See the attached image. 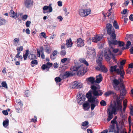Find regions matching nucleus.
I'll return each instance as SVG.
<instances>
[{"label":"nucleus","mask_w":133,"mask_h":133,"mask_svg":"<svg viewBox=\"0 0 133 133\" xmlns=\"http://www.w3.org/2000/svg\"><path fill=\"white\" fill-rule=\"evenodd\" d=\"M114 104H111L110 108H108L107 109L108 114H112L113 115L117 111H121L122 110V103L121 101L120 98H117L115 101H114Z\"/></svg>","instance_id":"obj_1"},{"label":"nucleus","mask_w":133,"mask_h":133,"mask_svg":"<svg viewBox=\"0 0 133 133\" xmlns=\"http://www.w3.org/2000/svg\"><path fill=\"white\" fill-rule=\"evenodd\" d=\"M91 90H90L86 95V97L88 99V101L91 103V109L93 110L95 107L98 105L99 101L98 99H96L97 97L93 95H92V92Z\"/></svg>","instance_id":"obj_2"},{"label":"nucleus","mask_w":133,"mask_h":133,"mask_svg":"<svg viewBox=\"0 0 133 133\" xmlns=\"http://www.w3.org/2000/svg\"><path fill=\"white\" fill-rule=\"evenodd\" d=\"M120 83L119 81L117 79L115 78L112 80V84L115 90L121 92L122 90V95H125L126 94V90L125 89V86L123 84L119 85Z\"/></svg>","instance_id":"obj_3"},{"label":"nucleus","mask_w":133,"mask_h":133,"mask_svg":"<svg viewBox=\"0 0 133 133\" xmlns=\"http://www.w3.org/2000/svg\"><path fill=\"white\" fill-rule=\"evenodd\" d=\"M103 53L102 51L100 52L97 56L96 62L98 65L100 67V70L102 72L106 73L108 71V69L104 66L102 64V61L103 60Z\"/></svg>","instance_id":"obj_4"},{"label":"nucleus","mask_w":133,"mask_h":133,"mask_svg":"<svg viewBox=\"0 0 133 133\" xmlns=\"http://www.w3.org/2000/svg\"><path fill=\"white\" fill-rule=\"evenodd\" d=\"M116 36H115L114 37H112L110 39V40H108V41L109 45L111 46L112 45H117L118 44L119 46L120 47L123 46L125 45V43L120 41H117L116 39ZM111 48L112 47L111 46Z\"/></svg>","instance_id":"obj_5"},{"label":"nucleus","mask_w":133,"mask_h":133,"mask_svg":"<svg viewBox=\"0 0 133 133\" xmlns=\"http://www.w3.org/2000/svg\"><path fill=\"white\" fill-rule=\"evenodd\" d=\"M112 25L110 23H108L106 24V29H107V34L109 35L110 38L112 37H114L116 34H115V31L114 28L112 29Z\"/></svg>","instance_id":"obj_6"},{"label":"nucleus","mask_w":133,"mask_h":133,"mask_svg":"<svg viewBox=\"0 0 133 133\" xmlns=\"http://www.w3.org/2000/svg\"><path fill=\"white\" fill-rule=\"evenodd\" d=\"M91 89L92 90V94L95 96L98 97L101 96L103 94L101 90H99L98 87L96 86L92 85H91Z\"/></svg>","instance_id":"obj_7"},{"label":"nucleus","mask_w":133,"mask_h":133,"mask_svg":"<svg viewBox=\"0 0 133 133\" xmlns=\"http://www.w3.org/2000/svg\"><path fill=\"white\" fill-rule=\"evenodd\" d=\"M115 125L114 124L110 125V127L109 129V132H114V133H119V128L118 125L117 124H116V129L117 130V131L115 130Z\"/></svg>","instance_id":"obj_8"},{"label":"nucleus","mask_w":133,"mask_h":133,"mask_svg":"<svg viewBox=\"0 0 133 133\" xmlns=\"http://www.w3.org/2000/svg\"><path fill=\"white\" fill-rule=\"evenodd\" d=\"M52 4L50 3L49 4V6L45 5L43 8V12L44 13L51 12L52 11V8L51 6Z\"/></svg>","instance_id":"obj_9"},{"label":"nucleus","mask_w":133,"mask_h":133,"mask_svg":"<svg viewBox=\"0 0 133 133\" xmlns=\"http://www.w3.org/2000/svg\"><path fill=\"white\" fill-rule=\"evenodd\" d=\"M77 100L78 103L81 104L82 103L85 101V96L83 94H79V96L77 95Z\"/></svg>","instance_id":"obj_10"},{"label":"nucleus","mask_w":133,"mask_h":133,"mask_svg":"<svg viewBox=\"0 0 133 133\" xmlns=\"http://www.w3.org/2000/svg\"><path fill=\"white\" fill-rule=\"evenodd\" d=\"M84 68L83 66L80 68L77 72H75L76 73V75L78 76H81L84 75L85 72H84Z\"/></svg>","instance_id":"obj_11"},{"label":"nucleus","mask_w":133,"mask_h":133,"mask_svg":"<svg viewBox=\"0 0 133 133\" xmlns=\"http://www.w3.org/2000/svg\"><path fill=\"white\" fill-rule=\"evenodd\" d=\"M25 5L27 8H29L33 5V2L31 0H26L24 2Z\"/></svg>","instance_id":"obj_12"},{"label":"nucleus","mask_w":133,"mask_h":133,"mask_svg":"<svg viewBox=\"0 0 133 133\" xmlns=\"http://www.w3.org/2000/svg\"><path fill=\"white\" fill-rule=\"evenodd\" d=\"M76 75V73H70L69 71H66L65 73L62 75V77L63 78H68L70 76H73Z\"/></svg>","instance_id":"obj_13"},{"label":"nucleus","mask_w":133,"mask_h":133,"mask_svg":"<svg viewBox=\"0 0 133 133\" xmlns=\"http://www.w3.org/2000/svg\"><path fill=\"white\" fill-rule=\"evenodd\" d=\"M82 66L81 65H75L71 67V70L72 71V73H74V71L76 72Z\"/></svg>","instance_id":"obj_14"},{"label":"nucleus","mask_w":133,"mask_h":133,"mask_svg":"<svg viewBox=\"0 0 133 133\" xmlns=\"http://www.w3.org/2000/svg\"><path fill=\"white\" fill-rule=\"evenodd\" d=\"M10 17L12 18H13L14 19L17 18L19 16L17 13H15V12L12 10H11L9 13Z\"/></svg>","instance_id":"obj_15"},{"label":"nucleus","mask_w":133,"mask_h":133,"mask_svg":"<svg viewBox=\"0 0 133 133\" xmlns=\"http://www.w3.org/2000/svg\"><path fill=\"white\" fill-rule=\"evenodd\" d=\"M77 46L78 47H82L84 45V40H82L81 38H79L77 39Z\"/></svg>","instance_id":"obj_16"},{"label":"nucleus","mask_w":133,"mask_h":133,"mask_svg":"<svg viewBox=\"0 0 133 133\" xmlns=\"http://www.w3.org/2000/svg\"><path fill=\"white\" fill-rule=\"evenodd\" d=\"M117 74L118 75H119L122 78H124V76L125 75V72L123 70L121 69H118L117 72Z\"/></svg>","instance_id":"obj_17"},{"label":"nucleus","mask_w":133,"mask_h":133,"mask_svg":"<svg viewBox=\"0 0 133 133\" xmlns=\"http://www.w3.org/2000/svg\"><path fill=\"white\" fill-rule=\"evenodd\" d=\"M102 37L98 35L92 38V42L97 43L102 38Z\"/></svg>","instance_id":"obj_18"},{"label":"nucleus","mask_w":133,"mask_h":133,"mask_svg":"<svg viewBox=\"0 0 133 133\" xmlns=\"http://www.w3.org/2000/svg\"><path fill=\"white\" fill-rule=\"evenodd\" d=\"M89 103V102H86L83 104V107L85 110H88L90 107H91Z\"/></svg>","instance_id":"obj_19"},{"label":"nucleus","mask_w":133,"mask_h":133,"mask_svg":"<svg viewBox=\"0 0 133 133\" xmlns=\"http://www.w3.org/2000/svg\"><path fill=\"white\" fill-rule=\"evenodd\" d=\"M102 75L100 74L98 76H96V78L95 81V83H99L102 81Z\"/></svg>","instance_id":"obj_20"},{"label":"nucleus","mask_w":133,"mask_h":133,"mask_svg":"<svg viewBox=\"0 0 133 133\" xmlns=\"http://www.w3.org/2000/svg\"><path fill=\"white\" fill-rule=\"evenodd\" d=\"M108 48L104 51V56L106 60L109 61L111 59V57L108 54Z\"/></svg>","instance_id":"obj_21"},{"label":"nucleus","mask_w":133,"mask_h":133,"mask_svg":"<svg viewBox=\"0 0 133 133\" xmlns=\"http://www.w3.org/2000/svg\"><path fill=\"white\" fill-rule=\"evenodd\" d=\"M72 43L71 38H69V39L66 40V43L65 44L66 45V46L67 48L71 47L72 46Z\"/></svg>","instance_id":"obj_22"},{"label":"nucleus","mask_w":133,"mask_h":133,"mask_svg":"<svg viewBox=\"0 0 133 133\" xmlns=\"http://www.w3.org/2000/svg\"><path fill=\"white\" fill-rule=\"evenodd\" d=\"M117 65H115L114 66H111L110 67V71L112 72H116L117 73V69H119L117 68Z\"/></svg>","instance_id":"obj_23"},{"label":"nucleus","mask_w":133,"mask_h":133,"mask_svg":"<svg viewBox=\"0 0 133 133\" xmlns=\"http://www.w3.org/2000/svg\"><path fill=\"white\" fill-rule=\"evenodd\" d=\"M108 51L110 55H112V59L115 62H116L117 60L115 58V55L111 52L110 49L109 48H108Z\"/></svg>","instance_id":"obj_24"},{"label":"nucleus","mask_w":133,"mask_h":133,"mask_svg":"<svg viewBox=\"0 0 133 133\" xmlns=\"http://www.w3.org/2000/svg\"><path fill=\"white\" fill-rule=\"evenodd\" d=\"M87 80L90 82L92 84L95 83V78L93 77H90L87 78Z\"/></svg>","instance_id":"obj_25"},{"label":"nucleus","mask_w":133,"mask_h":133,"mask_svg":"<svg viewBox=\"0 0 133 133\" xmlns=\"http://www.w3.org/2000/svg\"><path fill=\"white\" fill-rule=\"evenodd\" d=\"M109 47L110 48V50H112V51L114 52L115 53H117L119 51V49H115L113 48V46H114L115 45H112L111 46L112 48H111V46L109 45Z\"/></svg>","instance_id":"obj_26"},{"label":"nucleus","mask_w":133,"mask_h":133,"mask_svg":"<svg viewBox=\"0 0 133 133\" xmlns=\"http://www.w3.org/2000/svg\"><path fill=\"white\" fill-rule=\"evenodd\" d=\"M9 120L8 119L4 121L3 123V127L5 128H6L9 124Z\"/></svg>","instance_id":"obj_27"},{"label":"nucleus","mask_w":133,"mask_h":133,"mask_svg":"<svg viewBox=\"0 0 133 133\" xmlns=\"http://www.w3.org/2000/svg\"><path fill=\"white\" fill-rule=\"evenodd\" d=\"M79 61L81 62L82 63L86 66H88L89 65V64L88 62L86 61L85 59L84 58H80L79 59Z\"/></svg>","instance_id":"obj_28"},{"label":"nucleus","mask_w":133,"mask_h":133,"mask_svg":"<svg viewBox=\"0 0 133 133\" xmlns=\"http://www.w3.org/2000/svg\"><path fill=\"white\" fill-rule=\"evenodd\" d=\"M79 15L82 17L85 16V13L84 12V9H81L79 11Z\"/></svg>","instance_id":"obj_29"},{"label":"nucleus","mask_w":133,"mask_h":133,"mask_svg":"<svg viewBox=\"0 0 133 133\" xmlns=\"http://www.w3.org/2000/svg\"><path fill=\"white\" fill-rule=\"evenodd\" d=\"M38 62L37 60L34 59L31 62V65L32 67H34L35 65H37Z\"/></svg>","instance_id":"obj_30"},{"label":"nucleus","mask_w":133,"mask_h":133,"mask_svg":"<svg viewBox=\"0 0 133 133\" xmlns=\"http://www.w3.org/2000/svg\"><path fill=\"white\" fill-rule=\"evenodd\" d=\"M84 12L85 13V16L88 15L90 13L91 10L90 9H84Z\"/></svg>","instance_id":"obj_31"},{"label":"nucleus","mask_w":133,"mask_h":133,"mask_svg":"<svg viewBox=\"0 0 133 133\" xmlns=\"http://www.w3.org/2000/svg\"><path fill=\"white\" fill-rule=\"evenodd\" d=\"M28 57L30 59L33 60L36 59V57L35 55L31 54L30 53L28 56Z\"/></svg>","instance_id":"obj_32"},{"label":"nucleus","mask_w":133,"mask_h":133,"mask_svg":"<svg viewBox=\"0 0 133 133\" xmlns=\"http://www.w3.org/2000/svg\"><path fill=\"white\" fill-rule=\"evenodd\" d=\"M45 70L46 71H48L49 70L48 66L46 64H43L42 65V70Z\"/></svg>","instance_id":"obj_33"},{"label":"nucleus","mask_w":133,"mask_h":133,"mask_svg":"<svg viewBox=\"0 0 133 133\" xmlns=\"http://www.w3.org/2000/svg\"><path fill=\"white\" fill-rule=\"evenodd\" d=\"M113 26L116 29H118L119 28V25L116 21H114L113 23Z\"/></svg>","instance_id":"obj_34"},{"label":"nucleus","mask_w":133,"mask_h":133,"mask_svg":"<svg viewBox=\"0 0 133 133\" xmlns=\"http://www.w3.org/2000/svg\"><path fill=\"white\" fill-rule=\"evenodd\" d=\"M77 82L75 81L72 83V87L74 89H77Z\"/></svg>","instance_id":"obj_35"},{"label":"nucleus","mask_w":133,"mask_h":133,"mask_svg":"<svg viewBox=\"0 0 133 133\" xmlns=\"http://www.w3.org/2000/svg\"><path fill=\"white\" fill-rule=\"evenodd\" d=\"M128 121L129 125V128L131 129V116H129L128 117Z\"/></svg>","instance_id":"obj_36"},{"label":"nucleus","mask_w":133,"mask_h":133,"mask_svg":"<svg viewBox=\"0 0 133 133\" xmlns=\"http://www.w3.org/2000/svg\"><path fill=\"white\" fill-rule=\"evenodd\" d=\"M108 116L107 119V120L108 122H109L113 118V115L112 114H108Z\"/></svg>","instance_id":"obj_37"},{"label":"nucleus","mask_w":133,"mask_h":133,"mask_svg":"<svg viewBox=\"0 0 133 133\" xmlns=\"http://www.w3.org/2000/svg\"><path fill=\"white\" fill-rule=\"evenodd\" d=\"M23 50V46H21L19 47H17L16 48V50L17 52H19L21 53V51H22Z\"/></svg>","instance_id":"obj_38"},{"label":"nucleus","mask_w":133,"mask_h":133,"mask_svg":"<svg viewBox=\"0 0 133 133\" xmlns=\"http://www.w3.org/2000/svg\"><path fill=\"white\" fill-rule=\"evenodd\" d=\"M62 80V79L59 77H56L55 78V80L56 83L60 82Z\"/></svg>","instance_id":"obj_39"},{"label":"nucleus","mask_w":133,"mask_h":133,"mask_svg":"<svg viewBox=\"0 0 133 133\" xmlns=\"http://www.w3.org/2000/svg\"><path fill=\"white\" fill-rule=\"evenodd\" d=\"M1 84L2 87H4L6 89H7L8 88L7 84L5 82H2Z\"/></svg>","instance_id":"obj_40"},{"label":"nucleus","mask_w":133,"mask_h":133,"mask_svg":"<svg viewBox=\"0 0 133 133\" xmlns=\"http://www.w3.org/2000/svg\"><path fill=\"white\" fill-rule=\"evenodd\" d=\"M66 54V52L65 50H62L60 52V55L62 57L63 56L65 55Z\"/></svg>","instance_id":"obj_41"},{"label":"nucleus","mask_w":133,"mask_h":133,"mask_svg":"<svg viewBox=\"0 0 133 133\" xmlns=\"http://www.w3.org/2000/svg\"><path fill=\"white\" fill-rule=\"evenodd\" d=\"M42 47H40V50H39L38 49H37V54L38 57H40V52H42Z\"/></svg>","instance_id":"obj_42"},{"label":"nucleus","mask_w":133,"mask_h":133,"mask_svg":"<svg viewBox=\"0 0 133 133\" xmlns=\"http://www.w3.org/2000/svg\"><path fill=\"white\" fill-rule=\"evenodd\" d=\"M101 105L102 106H104L106 105L107 104L105 101L103 100H102L100 102Z\"/></svg>","instance_id":"obj_43"},{"label":"nucleus","mask_w":133,"mask_h":133,"mask_svg":"<svg viewBox=\"0 0 133 133\" xmlns=\"http://www.w3.org/2000/svg\"><path fill=\"white\" fill-rule=\"evenodd\" d=\"M85 47L88 51L89 50H91L92 51H93L92 53H93L94 52H95V51H94L95 49L94 48H92V47H91L89 48L88 47H87V46H85Z\"/></svg>","instance_id":"obj_44"},{"label":"nucleus","mask_w":133,"mask_h":133,"mask_svg":"<svg viewBox=\"0 0 133 133\" xmlns=\"http://www.w3.org/2000/svg\"><path fill=\"white\" fill-rule=\"evenodd\" d=\"M5 23V21L4 19H0V26L4 24Z\"/></svg>","instance_id":"obj_45"},{"label":"nucleus","mask_w":133,"mask_h":133,"mask_svg":"<svg viewBox=\"0 0 133 133\" xmlns=\"http://www.w3.org/2000/svg\"><path fill=\"white\" fill-rule=\"evenodd\" d=\"M82 87V84L80 83H78L77 82V89L81 88Z\"/></svg>","instance_id":"obj_46"},{"label":"nucleus","mask_w":133,"mask_h":133,"mask_svg":"<svg viewBox=\"0 0 133 133\" xmlns=\"http://www.w3.org/2000/svg\"><path fill=\"white\" fill-rule=\"evenodd\" d=\"M131 45V42L129 41H128L127 42V44H126V47L127 48L126 49H129V46H130Z\"/></svg>","instance_id":"obj_47"},{"label":"nucleus","mask_w":133,"mask_h":133,"mask_svg":"<svg viewBox=\"0 0 133 133\" xmlns=\"http://www.w3.org/2000/svg\"><path fill=\"white\" fill-rule=\"evenodd\" d=\"M49 69L52 66L53 64L52 63L48 62L46 64Z\"/></svg>","instance_id":"obj_48"},{"label":"nucleus","mask_w":133,"mask_h":133,"mask_svg":"<svg viewBox=\"0 0 133 133\" xmlns=\"http://www.w3.org/2000/svg\"><path fill=\"white\" fill-rule=\"evenodd\" d=\"M89 124V122L88 121H85L82 123V125L83 127L88 125Z\"/></svg>","instance_id":"obj_49"},{"label":"nucleus","mask_w":133,"mask_h":133,"mask_svg":"<svg viewBox=\"0 0 133 133\" xmlns=\"http://www.w3.org/2000/svg\"><path fill=\"white\" fill-rule=\"evenodd\" d=\"M25 95L26 96L28 97L30 95V91L28 90H27L25 91Z\"/></svg>","instance_id":"obj_50"},{"label":"nucleus","mask_w":133,"mask_h":133,"mask_svg":"<svg viewBox=\"0 0 133 133\" xmlns=\"http://www.w3.org/2000/svg\"><path fill=\"white\" fill-rule=\"evenodd\" d=\"M126 62V60H123L120 61V65L123 66L124 65Z\"/></svg>","instance_id":"obj_51"},{"label":"nucleus","mask_w":133,"mask_h":133,"mask_svg":"<svg viewBox=\"0 0 133 133\" xmlns=\"http://www.w3.org/2000/svg\"><path fill=\"white\" fill-rule=\"evenodd\" d=\"M111 123L112 124H114L115 125H116V124H117L118 125V123L117 122V121H114V120L111 121Z\"/></svg>","instance_id":"obj_52"},{"label":"nucleus","mask_w":133,"mask_h":133,"mask_svg":"<svg viewBox=\"0 0 133 133\" xmlns=\"http://www.w3.org/2000/svg\"><path fill=\"white\" fill-rule=\"evenodd\" d=\"M31 22L30 21H27L25 23V25L27 27H29L31 23Z\"/></svg>","instance_id":"obj_53"},{"label":"nucleus","mask_w":133,"mask_h":133,"mask_svg":"<svg viewBox=\"0 0 133 133\" xmlns=\"http://www.w3.org/2000/svg\"><path fill=\"white\" fill-rule=\"evenodd\" d=\"M87 43L89 44H90L91 43V38H87Z\"/></svg>","instance_id":"obj_54"},{"label":"nucleus","mask_w":133,"mask_h":133,"mask_svg":"<svg viewBox=\"0 0 133 133\" xmlns=\"http://www.w3.org/2000/svg\"><path fill=\"white\" fill-rule=\"evenodd\" d=\"M67 58H63L61 60V61L62 63H64L67 61Z\"/></svg>","instance_id":"obj_55"},{"label":"nucleus","mask_w":133,"mask_h":133,"mask_svg":"<svg viewBox=\"0 0 133 133\" xmlns=\"http://www.w3.org/2000/svg\"><path fill=\"white\" fill-rule=\"evenodd\" d=\"M132 108L130 109V115L132 116H133V108L131 106Z\"/></svg>","instance_id":"obj_56"},{"label":"nucleus","mask_w":133,"mask_h":133,"mask_svg":"<svg viewBox=\"0 0 133 133\" xmlns=\"http://www.w3.org/2000/svg\"><path fill=\"white\" fill-rule=\"evenodd\" d=\"M121 113L120 114V116L121 118L123 119H125L124 115L123 114V113L122 112V110L121 111Z\"/></svg>","instance_id":"obj_57"},{"label":"nucleus","mask_w":133,"mask_h":133,"mask_svg":"<svg viewBox=\"0 0 133 133\" xmlns=\"http://www.w3.org/2000/svg\"><path fill=\"white\" fill-rule=\"evenodd\" d=\"M2 113L5 115H8V113L7 110H3Z\"/></svg>","instance_id":"obj_58"},{"label":"nucleus","mask_w":133,"mask_h":133,"mask_svg":"<svg viewBox=\"0 0 133 133\" xmlns=\"http://www.w3.org/2000/svg\"><path fill=\"white\" fill-rule=\"evenodd\" d=\"M119 133H127V132L126 131L125 129H124L122 130H121L119 129Z\"/></svg>","instance_id":"obj_59"},{"label":"nucleus","mask_w":133,"mask_h":133,"mask_svg":"<svg viewBox=\"0 0 133 133\" xmlns=\"http://www.w3.org/2000/svg\"><path fill=\"white\" fill-rule=\"evenodd\" d=\"M28 15H23L22 16V19L24 21H25L28 18Z\"/></svg>","instance_id":"obj_60"},{"label":"nucleus","mask_w":133,"mask_h":133,"mask_svg":"<svg viewBox=\"0 0 133 133\" xmlns=\"http://www.w3.org/2000/svg\"><path fill=\"white\" fill-rule=\"evenodd\" d=\"M128 10L127 9H124L123 10L122 12H121L122 14H126Z\"/></svg>","instance_id":"obj_61"},{"label":"nucleus","mask_w":133,"mask_h":133,"mask_svg":"<svg viewBox=\"0 0 133 133\" xmlns=\"http://www.w3.org/2000/svg\"><path fill=\"white\" fill-rule=\"evenodd\" d=\"M58 64L56 62L54 63L53 65L54 66L55 68H57L58 66Z\"/></svg>","instance_id":"obj_62"},{"label":"nucleus","mask_w":133,"mask_h":133,"mask_svg":"<svg viewBox=\"0 0 133 133\" xmlns=\"http://www.w3.org/2000/svg\"><path fill=\"white\" fill-rule=\"evenodd\" d=\"M58 5V6H61L62 5V3L61 1H59L57 2Z\"/></svg>","instance_id":"obj_63"},{"label":"nucleus","mask_w":133,"mask_h":133,"mask_svg":"<svg viewBox=\"0 0 133 133\" xmlns=\"http://www.w3.org/2000/svg\"><path fill=\"white\" fill-rule=\"evenodd\" d=\"M133 15L132 14H131L129 17V19L131 21H133Z\"/></svg>","instance_id":"obj_64"}]
</instances>
